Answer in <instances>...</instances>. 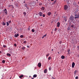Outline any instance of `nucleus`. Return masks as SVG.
<instances>
[{
  "mask_svg": "<svg viewBox=\"0 0 79 79\" xmlns=\"http://www.w3.org/2000/svg\"><path fill=\"white\" fill-rule=\"evenodd\" d=\"M68 6L67 5H65L64 6V10H68Z\"/></svg>",
  "mask_w": 79,
  "mask_h": 79,
  "instance_id": "1",
  "label": "nucleus"
},
{
  "mask_svg": "<svg viewBox=\"0 0 79 79\" xmlns=\"http://www.w3.org/2000/svg\"><path fill=\"white\" fill-rule=\"evenodd\" d=\"M75 16H76L75 17V19H77V18H79V15H77V14L75 15Z\"/></svg>",
  "mask_w": 79,
  "mask_h": 79,
  "instance_id": "2",
  "label": "nucleus"
},
{
  "mask_svg": "<svg viewBox=\"0 0 79 79\" xmlns=\"http://www.w3.org/2000/svg\"><path fill=\"white\" fill-rule=\"evenodd\" d=\"M70 19L72 21H73V20L74 19V17L73 16H71L70 17Z\"/></svg>",
  "mask_w": 79,
  "mask_h": 79,
  "instance_id": "3",
  "label": "nucleus"
},
{
  "mask_svg": "<svg viewBox=\"0 0 79 79\" xmlns=\"http://www.w3.org/2000/svg\"><path fill=\"white\" fill-rule=\"evenodd\" d=\"M38 67L39 68H40L41 67V66H42V64H41V63L40 62L38 63Z\"/></svg>",
  "mask_w": 79,
  "mask_h": 79,
  "instance_id": "4",
  "label": "nucleus"
},
{
  "mask_svg": "<svg viewBox=\"0 0 79 79\" xmlns=\"http://www.w3.org/2000/svg\"><path fill=\"white\" fill-rule=\"evenodd\" d=\"M74 66H75V63H74V62H73V63L72 64V68H73L74 67Z\"/></svg>",
  "mask_w": 79,
  "mask_h": 79,
  "instance_id": "5",
  "label": "nucleus"
},
{
  "mask_svg": "<svg viewBox=\"0 0 79 79\" xmlns=\"http://www.w3.org/2000/svg\"><path fill=\"white\" fill-rule=\"evenodd\" d=\"M43 14V13L41 12H40L39 13V15H40V16H42Z\"/></svg>",
  "mask_w": 79,
  "mask_h": 79,
  "instance_id": "6",
  "label": "nucleus"
},
{
  "mask_svg": "<svg viewBox=\"0 0 79 79\" xmlns=\"http://www.w3.org/2000/svg\"><path fill=\"white\" fill-rule=\"evenodd\" d=\"M57 27H60V23L58 22V23H57Z\"/></svg>",
  "mask_w": 79,
  "mask_h": 79,
  "instance_id": "7",
  "label": "nucleus"
},
{
  "mask_svg": "<svg viewBox=\"0 0 79 79\" xmlns=\"http://www.w3.org/2000/svg\"><path fill=\"white\" fill-rule=\"evenodd\" d=\"M4 11L5 12V13L6 14V15L8 14V13L7 12V10H6V9H5V10H4Z\"/></svg>",
  "mask_w": 79,
  "mask_h": 79,
  "instance_id": "8",
  "label": "nucleus"
},
{
  "mask_svg": "<svg viewBox=\"0 0 79 79\" xmlns=\"http://www.w3.org/2000/svg\"><path fill=\"white\" fill-rule=\"evenodd\" d=\"M24 77V75H21L19 76V77L20 79H21V78H22V77Z\"/></svg>",
  "mask_w": 79,
  "mask_h": 79,
  "instance_id": "9",
  "label": "nucleus"
},
{
  "mask_svg": "<svg viewBox=\"0 0 79 79\" xmlns=\"http://www.w3.org/2000/svg\"><path fill=\"white\" fill-rule=\"evenodd\" d=\"M67 17H64V20L65 21V22L67 21Z\"/></svg>",
  "mask_w": 79,
  "mask_h": 79,
  "instance_id": "10",
  "label": "nucleus"
},
{
  "mask_svg": "<svg viewBox=\"0 0 79 79\" xmlns=\"http://www.w3.org/2000/svg\"><path fill=\"white\" fill-rule=\"evenodd\" d=\"M18 36H19V34H15V37H18Z\"/></svg>",
  "mask_w": 79,
  "mask_h": 79,
  "instance_id": "11",
  "label": "nucleus"
},
{
  "mask_svg": "<svg viewBox=\"0 0 79 79\" xmlns=\"http://www.w3.org/2000/svg\"><path fill=\"white\" fill-rule=\"evenodd\" d=\"M47 69H45L44 71V73H47Z\"/></svg>",
  "mask_w": 79,
  "mask_h": 79,
  "instance_id": "12",
  "label": "nucleus"
},
{
  "mask_svg": "<svg viewBox=\"0 0 79 79\" xmlns=\"http://www.w3.org/2000/svg\"><path fill=\"white\" fill-rule=\"evenodd\" d=\"M52 14V13L50 12H49L48 13V16H50V15Z\"/></svg>",
  "mask_w": 79,
  "mask_h": 79,
  "instance_id": "13",
  "label": "nucleus"
},
{
  "mask_svg": "<svg viewBox=\"0 0 79 79\" xmlns=\"http://www.w3.org/2000/svg\"><path fill=\"white\" fill-rule=\"evenodd\" d=\"M2 24L3 26H5V25H6V23L4 22H3Z\"/></svg>",
  "mask_w": 79,
  "mask_h": 79,
  "instance_id": "14",
  "label": "nucleus"
},
{
  "mask_svg": "<svg viewBox=\"0 0 79 79\" xmlns=\"http://www.w3.org/2000/svg\"><path fill=\"white\" fill-rule=\"evenodd\" d=\"M57 0H55L53 2V4L55 5V3H56V2Z\"/></svg>",
  "mask_w": 79,
  "mask_h": 79,
  "instance_id": "15",
  "label": "nucleus"
},
{
  "mask_svg": "<svg viewBox=\"0 0 79 79\" xmlns=\"http://www.w3.org/2000/svg\"><path fill=\"white\" fill-rule=\"evenodd\" d=\"M46 35H47V34H46L45 35H44V36H43L42 37V39H44V37H46Z\"/></svg>",
  "mask_w": 79,
  "mask_h": 79,
  "instance_id": "16",
  "label": "nucleus"
},
{
  "mask_svg": "<svg viewBox=\"0 0 79 79\" xmlns=\"http://www.w3.org/2000/svg\"><path fill=\"white\" fill-rule=\"evenodd\" d=\"M7 56H11V54H9V53H7Z\"/></svg>",
  "mask_w": 79,
  "mask_h": 79,
  "instance_id": "17",
  "label": "nucleus"
},
{
  "mask_svg": "<svg viewBox=\"0 0 79 79\" xmlns=\"http://www.w3.org/2000/svg\"><path fill=\"white\" fill-rule=\"evenodd\" d=\"M41 10H45V7H42Z\"/></svg>",
  "mask_w": 79,
  "mask_h": 79,
  "instance_id": "18",
  "label": "nucleus"
},
{
  "mask_svg": "<svg viewBox=\"0 0 79 79\" xmlns=\"http://www.w3.org/2000/svg\"><path fill=\"white\" fill-rule=\"evenodd\" d=\"M61 58H62V59H64V56H61Z\"/></svg>",
  "mask_w": 79,
  "mask_h": 79,
  "instance_id": "19",
  "label": "nucleus"
},
{
  "mask_svg": "<svg viewBox=\"0 0 79 79\" xmlns=\"http://www.w3.org/2000/svg\"><path fill=\"white\" fill-rule=\"evenodd\" d=\"M49 71H51L52 70V67H50L49 68Z\"/></svg>",
  "mask_w": 79,
  "mask_h": 79,
  "instance_id": "20",
  "label": "nucleus"
},
{
  "mask_svg": "<svg viewBox=\"0 0 79 79\" xmlns=\"http://www.w3.org/2000/svg\"><path fill=\"white\" fill-rule=\"evenodd\" d=\"M49 55H50V54L49 53H48L47 55H46V58H47V57H48V56H49Z\"/></svg>",
  "mask_w": 79,
  "mask_h": 79,
  "instance_id": "21",
  "label": "nucleus"
},
{
  "mask_svg": "<svg viewBox=\"0 0 79 79\" xmlns=\"http://www.w3.org/2000/svg\"><path fill=\"white\" fill-rule=\"evenodd\" d=\"M25 48H25V47H23L22 48V49L23 50H24Z\"/></svg>",
  "mask_w": 79,
  "mask_h": 79,
  "instance_id": "22",
  "label": "nucleus"
},
{
  "mask_svg": "<svg viewBox=\"0 0 79 79\" xmlns=\"http://www.w3.org/2000/svg\"><path fill=\"white\" fill-rule=\"evenodd\" d=\"M6 24L7 26H9V23H8V22H6Z\"/></svg>",
  "mask_w": 79,
  "mask_h": 79,
  "instance_id": "23",
  "label": "nucleus"
},
{
  "mask_svg": "<svg viewBox=\"0 0 79 79\" xmlns=\"http://www.w3.org/2000/svg\"><path fill=\"white\" fill-rule=\"evenodd\" d=\"M20 37L21 38H23V37H24V35H20Z\"/></svg>",
  "mask_w": 79,
  "mask_h": 79,
  "instance_id": "24",
  "label": "nucleus"
},
{
  "mask_svg": "<svg viewBox=\"0 0 79 79\" xmlns=\"http://www.w3.org/2000/svg\"><path fill=\"white\" fill-rule=\"evenodd\" d=\"M59 43L60 44H62V41H60L59 42Z\"/></svg>",
  "mask_w": 79,
  "mask_h": 79,
  "instance_id": "25",
  "label": "nucleus"
},
{
  "mask_svg": "<svg viewBox=\"0 0 79 79\" xmlns=\"http://www.w3.org/2000/svg\"><path fill=\"white\" fill-rule=\"evenodd\" d=\"M33 77H37V75L36 74H35L33 75Z\"/></svg>",
  "mask_w": 79,
  "mask_h": 79,
  "instance_id": "26",
  "label": "nucleus"
},
{
  "mask_svg": "<svg viewBox=\"0 0 79 79\" xmlns=\"http://www.w3.org/2000/svg\"><path fill=\"white\" fill-rule=\"evenodd\" d=\"M74 25L73 24L71 25V27H72V28H74Z\"/></svg>",
  "mask_w": 79,
  "mask_h": 79,
  "instance_id": "27",
  "label": "nucleus"
},
{
  "mask_svg": "<svg viewBox=\"0 0 79 79\" xmlns=\"http://www.w3.org/2000/svg\"><path fill=\"white\" fill-rule=\"evenodd\" d=\"M10 8H14V6L12 5H11V6Z\"/></svg>",
  "mask_w": 79,
  "mask_h": 79,
  "instance_id": "28",
  "label": "nucleus"
},
{
  "mask_svg": "<svg viewBox=\"0 0 79 79\" xmlns=\"http://www.w3.org/2000/svg\"><path fill=\"white\" fill-rule=\"evenodd\" d=\"M31 31L33 32H34L35 31V30H34V29H32L31 30Z\"/></svg>",
  "mask_w": 79,
  "mask_h": 79,
  "instance_id": "29",
  "label": "nucleus"
},
{
  "mask_svg": "<svg viewBox=\"0 0 79 79\" xmlns=\"http://www.w3.org/2000/svg\"><path fill=\"white\" fill-rule=\"evenodd\" d=\"M5 63V60H2V63H3L4 64Z\"/></svg>",
  "mask_w": 79,
  "mask_h": 79,
  "instance_id": "30",
  "label": "nucleus"
},
{
  "mask_svg": "<svg viewBox=\"0 0 79 79\" xmlns=\"http://www.w3.org/2000/svg\"><path fill=\"white\" fill-rule=\"evenodd\" d=\"M51 59V57L49 56L48 58V60H50Z\"/></svg>",
  "mask_w": 79,
  "mask_h": 79,
  "instance_id": "31",
  "label": "nucleus"
},
{
  "mask_svg": "<svg viewBox=\"0 0 79 79\" xmlns=\"http://www.w3.org/2000/svg\"><path fill=\"white\" fill-rule=\"evenodd\" d=\"M23 14H24L25 15H26V13L25 12H23Z\"/></svg>",
  "mask_w": 79,
  "mask_h": 79,
  "instance_id": "32",
  "label": "nucleus"
},
{
  "mask_svg": "<svg viewBox=\"0 0 79 79\" xmlns=\"http://www.w3.org/2000/svg\"><path fill=\"white\" fill-rule=\"evenodd\" d=\"M27 42V41H24L23 43L24 44H26Z\"/></svg>",
  "mask_w": 79,
  "mask_h": 79,
  "instance_id": "33",
  "label": "nucleus"
},
{
  "mask_svg": "<svg viewBox=\"0 0 79 79\" xmlns=\"http://www.w3.org/2000/svg\"><path fill=\"white\" fill-rule=\"evenodd\" d=\"M77 72V70H76L74 72V74H76V72Z\"/></svg>",
  "mask_w": 79,
  "mask_h": 79,
  "instance_id": "34",
  "label": "nucleus"
},
{
  "mask_svg": "<svg viewBox=\"0 0 79 79\" xmlns=\"http://www.w3.org/2000/svg\"><path fill=\"white\" fill-rule=\"evenodd\" d=\"M24 6H26V8H27V4H24Z\"/></svg>",
  "mask_w": 79,
  "mask_h": 79,
  "instance_id": "35",
  "label": "nucleus"
},
{
  "mask_svg": "<svg viewBox=\"0 0 79 79\" xmlns=\"http://www.w3.org/2000/svg\"><path fill=\"white\" fill-rule=\"evenodd\" d=\"M11 5H9L8 6L9 8H11Z\"/></svg>",
  "mask_w": 79,
  "mask_h": 79,
  "instance_id": "36",
  "label": "nucleus"
},
{
  "mask_svg": "<svg viewBox=\"0 0 79 79\" xmlns=\"http://www.w3.org/2000/svg\"><path fill=\"white\" fill-rule=\"evenodd\" d=\"M56 30H57V28H55V29H54L55 31H56Z\"/></svg>",
  "mask_w": 79,
  "mask_h": 79,
  "instance_id": "37",
  "label": "nucleus"
},
{
  "mask_svg": "<svg viewBox=\"0 0 79 79\" xmlns=\"http://www.w3.org/2000/svg\"><path fill=\"white\" fill-rule=\"evenodd\" d=\"M45 14H43V17H45Z\"/></svg>",
  "mask_w": 79,
  "mask_h": 79,
  "instance_id": "38",
  "label": "nucleus"
},
{
  "mask_svg": "<svg viewBox=\"0 0 79 79\" xmlns=\"http://www.w3.org/2000/svg\"><path fill=\"white\" fill-rule=\"evenodd\" d=\"M39 5H40V6H41V5H42V3H40L39 4Z\"/></svg>",
  "mask_w": 79,
  "mask_h": 79,
  "instance_id": "39",
  "label": "nucleus"
},
{
  "mask_svg": "<svg viewBox=\"0 0 79 79\" xmlns=\"http://www.w3.org/2000/svg\"><path fill=\"white\" fill-rule=\"evenodd\" d=\"M8 23H11V21H9V22H8Z\"/></svg>",
  "mask_w": 79,
  "mask_h": 79,
  "instance_id": "40",
  "label": "nucleus"
},
{
  "mask_svg": "<svg viewBox=\"0 0 79 79\" xmlns=\"http://www.w3.org/2000/svg\"><path fill=\"white\" fill-rule=\"evenodd\" d=\"M75 79H78V77H77V76L76 77H75Z\"/></svg>",
  "mask_w": 79,
  "mask_h": 79,
  "instance_id": "41",
  "label": "nucleus"
},
{
  "mask_svg": "<svg viewBox=\"0 0 79 79\" xmlns=\"http://www.w3.org/2000/svg\"><path fill=\"white\" fill-rule=\"evenodd\" d=\"M27 30H28V31H30V28H28Z\"/></svg>",
  "mask_w": 79,
  "mask_h": 79,
  "instance_id": "42",
  "label": "nucleus"
},
{
  "mask_svg": "<svg viewBox=\"0 0 79 79\" xmlns=\"http://www.w3.org/2000/svg\"><path fill=\"white\" fill-rule=\"evenodd\" d=\"M14 46H15V47H16V44H14Z\"/></svg>",
  "mask_w": 79,
  "mask_h": 79,
  "instance_id": "43",
  "label": "nucleus"
},
{
  "mask_svg": "<svg viewBox=\"0 0 79 79\" xmlns=\"http://www.w3.org/2000/svg\"><path fill=\"white\" fill-rule=\"evenodd\" d=\"M3 47H4L5 48V47H6V46L5 45H3Z\"/></svg>",
  "mask_w": 79,
  "mask_h": 79,
  "instance_id": "44",
  "label": "nucleus"
},
{
  "mask_svg": "<svg viewBox=\"0 0 79 79\" xmlns=\"http://www.w3.org/2000/svg\"><path fill=\"white\" fill-rule=\"evenodd\" d=\"M27 48H29L30 47L29 46V45H28L27 46Z\"/></svg>",
  "mask_w": 79,
  "mask_h": 79,
  "instance_id": "45",
  "label": "nucleus"
},
{
  "mask_svg": "<svg viewBox=\"0 0 79 79\" xmlns=\"http://www.w3.org/2000/svg\"><path fill=\"white\" fill-rule=\"evenodd\" d=\"M68 30H70V28H68Z\"/></svg>",
  "mask_w": 79,
  "mask_h": 79,
  "instance_id": "46",
  "label": "nucleus"
},
{
  "mask_svg": "<svg viewBox=\"0 0 79 79\" xmlns=\"http://www.w3.org/2000/svg\"><path fill=\"white\" fill-rule=\"evenodd\" d=\"M77 48H78V49L79 50V46H77Z\"/></svg>",
  "mask_w": 79,
  "mask_h": 79,
  "instance_id": "47",
  "label": "nucleus"
},
{
  "mask_svg": "<svg viewBox=\"0 0 79 79\" xmlns=\"http://www.w3.org/2000/svg\"><path fill=\"white\" fill-rule=\"evenodd\" d=\"M2 53V51H0V54Z\"/></svg>",
  "mask_w": 79,
  "mask_h": 79,
  "instance_id": "48",
  "label": "nucleus"
},
{
  "mask_svg": "<svg viewBox=\"0 0 79 79\" xmlns=\"http://www.w3.org/2000/svg\"><path fill=\"white\" fill-rule=\"evenodd\" d=\"M2 19V17H0V19Z\"/></svg>",
  "mask_w": 79,
  "mask_h": 79,
  "instance_id": "49",
  "label": "nucleus"
},
{
  "mask_svg": "<svg viewBox=\"0 0 79 79\" xmlns=\"http://www.w3.org/2000/svg\"><path fill=\"white\" fill-rule=\"evenodd\" d=\"M68 53H69V50H68Z\"/></svg>",
  "mask_w": 79,
  "mask_h": 79,
  "instance_id": "50",
  "label": "nucleus"
},
{
  "mask_svg": "<svg viewBox=\"0 0 79 79\" xmlns=\"http://www.w3.org/2000/svg\"><path fill=\"white\" fill-rule=\"evenodd\" d=\"M51 1H54V0H51Z\"/></svg>",
  "mask_w": 79,
  "mask_h": 79,
  "instance_id": "51",
  "label": "nucleus"
},
{
  "mask_svg": "<svg viewBox=\"0 0 79 79\" xmlns=\"http://www.w3.org/2000/svg\"><path fill=\"white\" fill-rule=\"evenodd\" d=\"M42 26V25L41 24L40 25V26Z\"/></svg>",
  "mask_w": 79,
  "mask_h": 79,
  "instance_id": "52",
  "label": "nucleus"
},
{
  "mask_svg": "<svg viewBox=\"0 0 79 79\" xmlns=\"http://www.w3.org/2000/svg\"><path fill=\"white\" fill-rule=\"evenodd\" d=\"M58 53L59 54V53H60V52H58Z\"/></svg>",
  "mask_w": 79,
  "mask_h": 79,
  "instance_id": "53",
  "label": "nucleus"
},
{
  "mask_svg": "<svg viewBox=\"0 0 79 79\" xmlns=\"http://www.w3.org/2000/svg\"><path fill=\"white\" fill-rule=\"evenodd\" d=\"M53 49H52V51H53Z\"/></svg>",
  "mask_w": 79,
  "mask_h": 79,
  "instance_id": "54",
  "label": "nucleus"
},
{
  "mask_svg": "<svg viewBox=\"0 0 79 79\" xmlns=\"http://www.w3.org/2000/svg\"><path fill=\"white\" fill-rule=\"evenodd\" d=\"M27 9H28V8H28V7H27Z\"/></svg>",
  "mask_w": 79,
  "mask_h": 79,
  "instance_id": "55",
  "label": "nucleus"
},
{
  "mask_svg": "<svg viewBox=\"0 0 79 79\" xmlns=\"http://www.w3.org/2000/svg\"><path fill=\"white\" fill-rule=\"evenodd\" d=\"M32 79H34V78L33 77V78H32Z\"/></svg>",
  "mask_w": 79,
  "mask_h": 79,
  "instance_id": "56",
  "label": "nucleus"
},
{
  "mask_svg": "<svg viewBox=\"0 0 79 79\" xmlns=\"http://www.w3.org/2000/svg\"><path fill=\"white\" fill-rule=\"evenodd\" d=\"M36 1H38V0H36Z\"/></svg>",
  "mask_w": 79,
  "mask_h": 79,
  "instance_id": "57",
  "label": "nucleus"
},
{
  "mask_svg": "<svg viewBox=\"0 0 79 79\" xmlns=\"http://www.w3.org/2000/svg\"><path fill=\"white\" fill-rule=\"evenodd\" d=\"M30 38H31V36H30Z\"/></svg>",
  "mask_w": 79,
  "mask_h": 79,
  "instance_id": "58",
  "label": "nucleus"
}]
</instances>
